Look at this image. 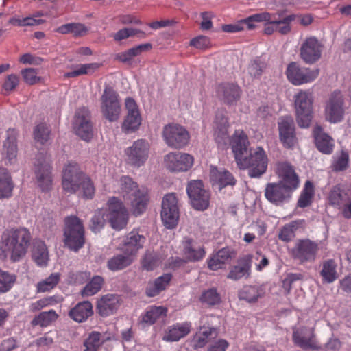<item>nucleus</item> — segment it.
I'll return each instance as SVG.
<instances>
[{
	"label": "nucleus",
	"mask_w": 351,
	"mask_h": 351,
	"mask_svg": "<svg viewBox=\"0 0 351 351\" xmlns=\"http://www.w3.org/2000/svg\"><path fill=\"white\" fill-rule=\"evenodd\" d=\"M264 294L265 291L261 286L246 285L239 291V297L248 302H254Z\"/></svg>",
	"instance_id": "nucleus-42"
},
{
	"label": "nucleus",
	"mask_w": 351,
	"mask_h": 351,
	"mask_svg": "<svg viewBox=\"0 0 351 351\" xmlns=\"http://www.w3.org/2000/svg\"><path fill=\"white\" fill-rule=\"evenodd\" d=\"M292 192L282 183L271 182L265 186V197L270 203L280 205L290 198Z\"/></svg>",
	"instance_id": "nucleus-21"
},
{
	"label": "nucleus",
	"mask_w": 351,
	"mask_h": 351,
	"mask_svg": "<svg viewBox=\"0 0 351 351\" xmlns=\"http://www.w3.org/2000/svg\"><path fill=\"white\" fill-rule=\"evenodd\" d=\"M64 243L70 250L78 252L85 243L84 228L76 216L67 217L64 220Z\"/></svg>",
	"instance_id": "nucleus-4"
},
{
	"label": "nucleus",
	"mask_w": 351,
	"mask_h": 351,
	"mask_svg": "<svg viewBox=\"0 0 351 351\" xmlns=\"http://www.w3.org/2000/svg\"><path fill=\"white\" fill-rule=\"evenodd\" d=\"M210 178L214 184L219 186V189L227 186H234L236 184V180L232 174L225 169L218 170L216 168L212 169Z\"/></svg>",
	"instance_id": "nucleus-35"
},
{
	"label": "nucleus",
	"mask_w": 351,
	"mask_h": 351,
	"mask_svg": "<svg viewBox=\"0 0 351 351\" xmlns=\"http://www.w3.org/2000/svg\"><path fill=\"white\" fill-rule=\"evenodd\" d=\"M15 281V275L0 269V294L10 291Z\"/></svg>",
	"instance_id": "nucleus-51"
},
{
	"label": "nucleus",
	"mask_w": 351,
	"mask_h": 351,
	"mask_svg": "<svg viewBox=\"0 0 351 351\" xmlns=\"http://www.w3.org/2000/svg\"><path fill=\"white\" fill-rule=\"evenodd\" d=\"M162 135L168 147L177 149L185 147L190 138L188 131L183 126L176 123L165 125Z\"/></svg>",
	"instance_id": "nucleus-7"
},
{
	"label": "nucleus",
	"mask_w": 351,
	"mask_h": 351,
	"mask_svg": "<svg viewBox=\"0 0 351 351\" xmlns=\"http://www.w3.org/2000/svg\"><path fill=\"white\" fill-rule=\"evenodd\" d=\"M318 252V244L308 239L296 241L291 250V256L300 263L315 261Z\"/></svg>",
	"instance_id": "nucleus-10"
},
{
	"label": "nucleus",
	"mask_w": 351,
	"mask_h": 351,
	"mask_svg": "<svg viewBox=\"0 0 351 351\" xmlns=\"http://www.w3.org/2000/svg\"><path fill=\"white\" fill-rule=\"evenodd\" d=\"M167 308L159 306H151L148 307L142 316V322L148 325L154 324L156 321L160 319H163L167 315Z\"/></svg>",
	"instance_id": "nucleus-40"
},
{
	"label": "nucleus",
	"mask_w": 351,
	"mask_h": 351,
	"mask_svg": "<svg viewBox=\"0 0 351 351\" xmlns=\"http://www.w3.org/2000/svg\"><path fill=\"white\" fill-rule=\"evenodd\" d=\"M32 258L40 267H45L47 265L49 253L44 242L38 241L34 243Z\"/></svg>",
	"instance_id": "nucleus-41"
},
{
	"label": "nucleus",
	"mask_w": 351,
	"mask_h": 351,
	"mask_svg": "<svg viewBox=\"0 0 351 351\" xmlns=\"http://www.w3.org/2000/svg\"><path fill=\"white\" fill-rule=\"evenodd\" d=\"M215 331L214 328L201 327L200 330L193 337V346L195 348H203L207 343L208 338Z\"/></svg>",
	"instance_id": "nucleus-50"
},
{
	"label": "nucleus",
	"mask_w": 351,
	"mask_h": 351,
	"mask_svg": "<svg viewBox=\"0 0 351 351\" xmlns=\"http://www.w3.org/2000/svg\"><path fill=\"white\" fill-rule=\"evenodd\" d=\"M101 65L99 63L80 64L73 71L66 73L64 76L66 77H75L82 75L90 74L97 70Z\"/></svg>",
	"instance_id": "nucleus-47"
},
{
	"label": "nucleus",
	"mask_w": 351,
	"mask_h": 351,
	"mask_svg": "<svg viewBox=\"0 0 351 351\" xmlns=\"http://www.w3.org/2000/svg\"><path fill=\"white\" fill-rule=\"evenodd\" d=\"M313 95L309 90H300L294 95L296 120L300 127L308 128L312 119Z\"/></svg>",
	"instance_id": "nucleus-5"
},
{
	"label": "nucleus",
	"mask_w": 351,
	"mask_h": 351,
	"mask_svg": "<svg viewBox=\"0 0 351 351\" xmlns=\"http://www.w3.org/2000/svg\"><path fill=\"white\" fill-rule=\"evenodd\" d=\"M295 19V15L291 14L289 16H287L286 17L283 18L280 20H277L278 23V28L277 32H278L280 34L285 35L290 32L291 31V26L290 23L294 21Z\"/></svg>",
	"instance_id": "nucleus-62"
},
{
	"label": "nucleus",
	"mask_w": 351,
	"mask_h": 351,
	"mask_svg": "<svg viewBox=\"0 0 351 351\" xmlns=\"http://www.w3.org/2000/svg\"><path fill=\"white\" fill-rule=\"evenodd\" d=\"M171 280L170 274H165L157 278L153 283L148 285L146 289V293L149 297L157 295L160 291H163L168 286Z\"/></svg>",
	"instance_id": "nucleus-43"
},
{
	"label": "nucleus",
	"mask_w": 351,
	"mask_h": 351,
	"mask_svg": "<svg viewBox=\"0 0 351 351\" xmlns=\"http://www.w3.org/2000/svg\"><path fill=\"white\" fill-rule=\"evenodd\" d=\"M187 194L193 207L198 210H204L209 206L210 193L204 187L201 180L191 181L186 188Z\"/></svg>",
	"instance_id": "nucleus-12"
},
{
	"label": "nucleus",
	"mask_w": 351,
	"mask_h": 351,
	"mask_svg": "<svg viewBox=\"0 0 351 351\" xmlns=\"http://www.w3.org/2000/svg\"><path fill=\"white\" fill-rule=\"evenodd\" d=\"M351 198V190L342 184H337L332 188L328 195V201L332 206L341 209Z\"/></svg>",
	"instance_id": "nucleus-31"
},
{
	"label": "nucleus",
	"mask_w": 351,
	"mask_h": 351,
	"mask_svg": "<svg viewBox=\"0 0 351 351\" xmlns=\"http://www.w3.org/2000/svg\"><path fill=\"white\" fill-rule=\"evenodd\" d=\"M93 314V305L88 301L79 302L69 313L72 319L79 323L86 321Z\"/></svg>",
	"instance_id": "nucleus-34"
},
{
	"label": "nucleus",
	"mask_w": 351,
	"mask_h": 351,
	"mask_svg": "<svg viewBox=\"0 0 351 351\" xmlns=\"http://www.w3.org/2000/svg\"><path fill=\"white\" fill-rule=\"evenodd\" d=\"M314 195L313 184L310 181H306L304 189L298 201V206L300 208H305L309 206Z\"/></svg>",
	"instance_id": "nucleus-49"
},
{
	"label": "nucleus",
	"mask_w": 351,
	"mask_h": 351,
	"mask_svg": "<svg viewBox=\"0 0 351 351\" xmlns=\"http://www.w3.org/2000/svg\"><path fill=\"white\" fill-rule=\"evenodd\" d=\"M21 75L25 82L29 85L38 83L41 80V77L37 75V70L33 68L22 70Z\"/></svg>",
	"instance_id": "nucleus-60"
},
{
	"label": "nucleus",
	"mask_w": 351,
	"mask_h": 351,
	"mask_svg": "<svg viewBox=\"0 0 351 351\" xmlns=\"http://www.w3.org/2000/svg\"><path fill=\"white\" fill-rule=\"evenodd\" d=\"M102 343L101 334L98 332H92L84 342V351H97Z\"/></svg>",
	"instance_id": "nucleus-53"
},
{
	"label": "nucleus",
	"mask_w": 351,
	"mask_h": 351,
	"mask_svg": "<svg viewBox=\"0 0 351 351\" xmlns=\"http://www.w3.org/2000/svg\"><path fill=\"white\" fill-rule=\"evenodd\" d=\"M73 130L82 139L88 141L93 137V127L90 123V112L85 108L76 111L73 122Z\"/></svg>",
	"instance_id": "nucleus-16"
},
{
	"label": "nucleus",
	"mask_w": 351,
	"mask_h": 351,
	"mask_svg": "<svg viewBox=\"0 0 351 351\" xmlns=\"http://www.w3.org/2000/svg\"><path fill=\"white\" fill-rule=\"evenodd\" d=\"M50 130L47 125L46 123H41L37 125L34 130V139L40 143L41 144H44L46 143L49 138Z\"/></svg>",
	"instance_id": "nucleus-57"
},
{
	"label": "nucleus",
	"mask_w": 351,
	"mask_h": 351,
	"mask_svg": "<svg viewBox=\"0 0 351 351\" xmlns=\"http://www.w3.org/2000/svg\"><path fill=\"white\" fill-rule=\"evenodd\" d=\"M106 210L104 209H99L96 210L91 218L90 228L94 232H99L104 226L106 219Z\"/></svg>",
	"instance_id": "nucleus-52"
},
{
	"label": "nucleus",
	"mask_w": 351,
	"mask_h": 351,
	"mask_svg": "<svg viewBox=\"0 0 351 351\" xmlns=\"http://www.w3.org/2000/svg\"><path fill=\"white\" fill-rule=\"evenodd\" d=\"M119 95L110 86H106L101 97V112L110 122H116L121 114Z\"/></svg>",
	"instance_id": "nucleus-6"
},
{
	"label": "nucleus",
	"mask_w": 351,
	"mask_h": 351,
	"mask_svg": "<svg viewBox=\"0 0 351 351\" xmlns=\"http://www.w3.org/2000/svg\"><path fill=\"white\" fill-rule=\"evenodd\" d=\"M149 145L147 141L138 139L125 149V161L135 167L143 166L148 158Z\"/></svg>",
	"instance_id": "nucleus-11"
},
{
	"label": "nucleus",
	"mask_w": 351,
	"mask_h": 351,
	"mask_svg": "<svg viewBox=\"0 0 351 351\" xmlns=\"http://www.w3.org/2000/svg\"><path fill=\"white\" fill-rule=\"evenodd\" d=\"M107 217L113 229L120 230L125 228L128 221V212L123 202L116 197L108 200Z\"/></svg>",
	"instance_id": "nucleus-9"
},
{
	"label": "nucleus",
	"mask_w": 351,
	"mask_h": 351,
	"mask_svg": "<svg viewBox=\"0 0 351 351\" xmlns=\"http://www.w3.org/2000/svg\"><path fill=\"white\" fill-rule=\"evenodd\" d=\"M201 300L209 305H215L220 302L221 298L215 289H210L202 293Z\"/></svg>",
	"instance_id": "nucleus-59"
},
{
	"label": "nucleus",
	"mask_w": 351,
	"mask_h": 351,
	"mask_svg": "<svg viewBox=\"0 0 351 351\" xmlns=\"http://www.w3.org/2000/svg\"><path fill=\"white\" fill-rule=\"evenodd\" d=\"M14 188L11 176L6 169L0 167V199L12 195Z\"/></svg>",
	"instance_id": "nucleus-44"
},
{
	"label": "nucleus",
	"mask_w": 351,
	"mask_h": 351,
	"mask_svg": "<svg viewBox=\"0 0 351 351\" xmlns=\"http://www.w3.org/2000/svg\"><path fill=\"white\" fill-rule=\"evenodd\" d=\"M133 260L134 258L128 254L116 255L108 261L107 267L113 271L121 270L129 266Z\"/></svg>",
	"instance_id": "nucleus-45"
},
{
	"label": "nucleus",
	"mask_w": 351,
	"mask_h": 351,
	"mask_svg": "<svg viewBox=\"0 0 351 351\" xmlns=\"http://www.w3.org/2000/svg\"><path fill=\"white\" fill-rule=\"evenodd\" d=\"M237 165L240 169H248L250 178H257L266 172L268 158L264 149L257 147L250 149L247 156H244L241 159H239Z\"/></svg>",
	"instance_id": "nucleus-3"
},
{
	"label": "nucleus",
	"mask_w": 351,
	"mask_h": 351,
	"mask_svg": "<svg viewBox=\"0 0 351 351\" xmlns=\"http://www.w3.org/2000/svg\"><path fill=\"white\" fill-rule=\"evenodd\" d=\"M30 240L31 234L25 228L8 230L2 234L1 250L16 262L26 254Z\"/></svg>",
	"instance_id": "nucleus-1"
},
{
	"label": "nucleus",
	"mask_w": 351,
	"mask_h": 351,
	"mask_svg": "<svg viewBox=\"0 0 351 351\" xmlns=\"http://www.w3.org/2000/svg\"><path fill=\"white\" fill-rule=\"evenodd\" d=\"M183 254L186 261L195 262L202 259L206 252L203 247L197 246L188 240L184 243Z\"/></svg>",
	"instance_id": "nucleus-39"
},
{
	"label": "nucleus",
	"mask_w": 351,
	"mask_h": 351,
	"mask_svg": "<svg viewBox=\"0 0 351 351\" xmlns=\"http://www.w3.org/2000/svg\"><path fill=\"white\" fill-rule=\"evenodd\" d=\"M104 283V279L99 276H94L92 280L81 291L83 297L92 296L99 292Z\"/></svg>",
	"instance_id": "nucleus-48"
},
{
	"label": "nucleus",
	"mask_w": 351,
	"mask_h": 351,
	"mask_svg": "<svg viewBox=\"0 0 351 351\" xmlns=\"http://www.w3.org/2000/svg\"><path fill=\"white\" fill-rule=\"evenodd\" d=\"M17 133L14 129H9L6 132V138L3 141L2 154L10 164L15 162L17 156Z\"/></svg>",
	"instance_id": "nucleus-30"
},
{
	"label": "nucleus",
	"mask_w": 351,
	"mask_h": 351,
	"mask_svg": "<svg viewBox=\"0 0 351 351\" xmlns=\"http://www.w3.org/2000/svg\"><path fill=\"white\" fill-rule=\"evenodd\" d=\"M322 282L330 284L335 282L339 277L337 273V265L332 259L323 261L320 271Z\"/></svg>",
	"instance_id": "nucleus-38"
},
{
	"label": "nucleus",
	"mask_w": 351,
	"mask_h": 351,
	"mask_svg": "<svg viewBox=\"0 0 351 351\" xmlns=\"http://www.w3.org/2000/svg\"><path fill=\"white\" fill-rule=\"evenodd\" d=\"M161 219L167 228H173L179 219L178 199L175 194L166 195L162 199Z\"/></svg>",
	"instance_id": "nucleus-13"
},
{
	"label": "nucleus",
	"mask_w": 351,
	"mask_h": 351,
	"mask_svg": "<svg viewBox=\"0 0 351 351\" xmlns=\"http://www.w3.org/2000/svg\"><path fill=\"white\" fill-rule=\"evenodd\" d=\"M230 144L237 163L247 152L250 145L247 136L241 130H235L230 140Z\"/></svg>",
	"instance_id": "nucleus-26"
},
{
	"label": "nucleus",
	"mask_w": 351,
	"mask_h": 351,
	"mask_svg": "<svg viewBox=\"0 0 351 351\" xmlns=\"http://www.w3.org/2000/svg\"><path fill=\"white\" fill-rule=\"evenodd\" d=\"M19 79L16 75H8L3 84V90L7 93H10L16 88V87L19 85Z\"/></svg>",
	"instance_id": "nucleus-63"
},
{
	"label": "nucleus",
	"mask_w": 351,
	"mask_h": 351,
	"mask_svg": "<svg viewBox=\"0 0 351 351\" xmlns=\"http://www.w3.org/2000/svg\"><path fill=\"white\" fill-rule=\"evenodd\" d=\"M265 67V61L261 58H256L249 64L247 72L252 78H259Z\"/></svg>",
	"instance_id": "nucleus-54"
},
{
	"label": "nucleus",
	"mask_w": 351,
	"mask_h": 351,
	"mask_svg": "<svg viewBox=\"0 0 351 351\" xmlns=\"http://www.w3.org/2000/svg\"><path fill=\"white\" fill-rule=\"evenodd\" d=\"M313 133L317 149L322 153L330 154L333 147L332 138L327 134L323 132L319 126L315 128Z\"/></svg>",
	"instance_id": "nucleus-37"
},
{
	"label": "nucleus",
	"mask_w": 351,
	"mask_h": 351,
	"mask_svg": "<svg viewBox=\"0 0 351 351\" xmlns=\"http://www.w3.org/2000/svg\"><path fill=\"white\" fill-rule=\"evenodd\" d=\"M193 157L187 153L170 152L165 156L166 167L172 172L186 171L193 165Z\"/></svg>",
	"instance_id": "nucleus-17"
},
{
	"label": "nucleus",
	"mask_w": 351,
	"mask_h": 351,
	"mask_svg": "<svg viewBox=\"0 0 351 351\" xmlns=\"http://www.w3.org/2000/svg\"><path fill=\"white\" fill-rule=\"evenodd\" d=\"M83 191V197L86 199H92L95 195V189L91 180L85 174L80 184Z\"/></svg>",
	"instance_id": "nucleus-58"
},
{
	"label": "nucleus",
	"mask_w": 351,
	"mask_h": 351,
	"mask_svg": "<svg viewBox=\"0 0 351 351\" xmlns=\"http://www.w3.org/2000/svg\"><path fill=\"white\" fill-rule=\"evenodd\" d=\"M34 171L36 183L41 191L47 192L51 190L53 180L49 163L45 160L41 161L40 158H38Z\"/></svg>",
	"instance_id": "nucleus-22"
},
{
	"label": "nucleus",
	"mask_w": 351,
	"mask_h": 351,
	"mask_svg": "<svg viewBox=\"0 0 351 351\" xmlns=\"http://www.w3.org/2000/svg\"><path fill=\"white\" fill-rule=\"evenodd\" d=\"M323 47V45L317 38L308 37L300 46V57L306 64H313L321 58Z\"/></svg>",
	"instance_id": "nucleus-15"
},
{
	"label": "nucleus",
	"mask_w": 351,
	"mask_h": 351,
	"mask_svg": "<svg viewBox=\"0 0 351 351\" xmlns=\"http://www.w3.org/2000/svg\"><path fill=\"white\" fill-rule=\"evenodd\" d=\"M252 256L247 255L240 258L237 264L233 266L227 278L232 280H239L241 278H248L251 275Z\"/></svg>",
	"instance_id": "nucleus-28"
},
{
	"label": "nucleus",
	"mask_w": 351,
	"mask_h": 351,
	"mask_svg": "<svg viewBox=\"0 0 351 351\" xmlns=\"http://www.w3.org/2000/svg\"><path fill=\"white\" fill-rule=\"evenodd\" d=\"M60 280V276L58 274H52L45 280L39 282L37 284V291L38 292H46L53 289Z\"/></svg>",
	"instance_id": "nucleus-55"
},
{
	"label": "nucleus",
	"mask_w": 351,
	"mask_h": 351,
	"mask_svg": "<svg viewBox=\"0 0 351 351\" xmlns=\"http://www.w3.org/2000/svg\"><path fill=\"white\" fill-rule=\"evenodd\" d=\"M319 73L317 69L302 66L295 62L289 64L286 70L288 80L295 86L311 83L317 78Z\"/></svg>",
	"instance_id": "nucleus-8"
},
{
	"label": "nucleus",
	"mask_w": 351,
	"mask_h": 351,
	"mask_svg": "<svg viewBox=\"0 0 351 351\" xmlns=\"http://www.w3.org/2000/svg\"><path fill=\"white\" fill-rule=\"evenodd\" d=\"M192 324L190 322L176 323L168 326L162 336V340L167 342L178 341L187 336L191 330Z\"/></svg>",
	"instance_id": "nucleus-25"
},
{
	"label": "nucleus",
	"mask_w": 351,
	"mask_h": 351,
	"mask_svg": "<svg viewBox=\"0 0 351 351\" xmlns=\"http://www.w3.org/2000/svg\"><path fill=\"white\" fill-rule=\"evenodd\" d=\"M145 241L144 237L140 235L137 232L132 231L125 239L121 250L124 254H128L133 258L137 251L143 247Z\"/></svg>",
	"instance_id": "nucleus-32"
},
{
	"label": "nucleus",
	"mask_w": 351,
	"mask_h": 351,
	"mask_svg": "<svg viewBox=\"0 0 351 351\" xmlns=\"http://www.w3.org/2000/svg\"><path fill=\"white\" fill-rule=\"evenodd\" d=\"M240 88L234 84H223L217 89L218 97L227 104H233L240 98Z\"/></svg>",
	"instance_id": "nucleus-33"
},
{
	"label": "nucleus",
	"mask_w": 351,
	"mask_h": 351,
	"mask_svg": "<svg viewBox=\"0 0 351 351\" xmlns=\"http://www.w3.org/2000/svg\"><path fill=\"white\" fill-rule=\"evenodd\" d=\"M84 174L80 171L77 163H69L62 175L63 189L69 193H75L80 189V184Z\"/></svg>",
	"instance_id": "nucleus-14"
},
{
	"label": "nucleus",
	"mask_w": 351,
	"mask_h": 351,
	"mask_svg": "<svg viewBox=\"0 0 351 351\" xmlns=\"http://www.w3.org/2000/svg\"><path fill=\"white\" fill-rule=\"evenodd\" d=\"M231 251L228 248H222L213 254L208 261V268L216 271L221 269L231 261Z\"/></svg>",
	"instance_id": "nucleus-36"
},
{
	"label": "nucleus",
	"mask_w": 351,
	"mask_h": 351,
	"mask_svg": "<svg viewBox=\"0 0 351 351\" xmlns=\"http://www.w3.org/2000/svg\"><path fill=\"white\" fill-rule=\"evenodd\" d=\"M118 193L122 196L125 202L131 206L133 214L141 215L146 209L148 202L147 190L139 186L129 176H121L119 180Z\"/></svg>",
	"instance_id": "nucleus-2"
},
{
	"label": "nucleus",
	"mask_w": 351,
	"mask_h": 351,
	"mask_svg": "<svg viewBox=\"0 0 351 351\" xmlns=\"http://www.w3.org/2000/svg\"><path fill=\"white\" fill-rule=\"evenodd\" d=\"M280 139L284 146L291 148L297 143L295 124L291 117H282L278 121Z\"/></svg>",
	"instance_id": "nucleus-20"
},
{
	"label": "nucleus",
	"mask_w": 351,
	"mask_h": 351,
	"mask_svg": "<svg viewBox=\"0 0 351 351\" xmlns=\"http://www.w3.org/2000/svg\"><path fill=\"white\" fill-rule=\"evenodd\" d=\"M276 173L280 178L279 183L293 191L299 186V178L293 167L287 162H280L277 165Z\"/></svg>",
	"instance_id": "nucleus-24"
},
{
	"label": "nucleus",
	"mask_w": 351,
	"mask_h": 351,
	"mask_svg": "<svg viewBox=\"0 0 351 351\" xmlns=\"http://www.w3.org/2000/svg\"><path fill=\"white\" fill-rule=\"evenodd\" d=\"M298 228V223L296 221H292L286 224L281 229L278 238L282 241H290L294 237L295 232Z\"/></svg>",
	"instance_id": "nucleus-56"
},
{
	"label": "nucleus",
	"mask_w": 351,
	"mask_h": 351,
	"mask_svg": "<svg viewBox=\"0 0 351 351\" xmlns=\"http://www.w3.org/2000/svg\"><path fill=\"white\" fill-rule=\"evenodd\" d=\"M120 304L121 300L118 295L108 293L97 300V309L101 316L108 317L114 313Z\"/></svg>",
	"instance_id": "nucleus-27"
},
{
	"label": "nucleus",
	"mask_w": 351,
	"mask_h": 351,
	"mask_svg": "<svg viewBox=\"0 0 351 351\" xmlns=\"http://www.w3.org/2000/svg\"><path fill=\"white\" fill-rule=\"evenodd\" d=\"M58 317V315L54 310L43 311L34 317L31 322V324L33 326L47 327L54 322Z\"/></svg>",
	"instance_id": "nucleus-46"
},
{
	"label": "nucleus",
	"mask_w": 351,
	"mask_h": 351,
	"mask_svg": "<svg viewBox=\"0 0 351 351\" xmlns=\"http://www.w3.org/2000/svg\"><path fill=\"white\" fill-rule=\"evenodd\" d=\"M343 98L341 92L335 91L327 103L325 109L326 119L330 123L340 122L343 117Z\"/></svg>",
	"instance_id": "nucleus-19"
},
{
	"label": "nucleus",
	"mask_w": 351,
	"mask_h": 351,
	"mask_svg": "<svg viewBox=\"0 0 351 351\" xmlns=\"http://www.w3.org/2000/svg\"><path fill=\"white\" fill-rule=\"evenodd\" d=\"M161 263L160 259L153 253H147L143 259V267L147 271L153 270Z\"/></svg>",
	"instance_id": "nucleus-61"
},
{
	"label": "nucleus",
	"mask_w": 351,
	"mask_h": 351,
	"mask_svg": "<svg viewBox=\"0 0 351 351\" xmlns=\"http://www.w3.org/2000/svg\"><path fill=\"white\" fill-rule=\"evenodd\" d=\"M190 45L200 50H204L210 46L209 38L205 36H199L190 41Z\"/></svg>",
	"instance_id": "nucleus-64"
},
{
	"label": "nucleus",
	"mask_w": 351,
	"mask_h": 351,
	"mask_svg": "<svg viewBox=\"0 0 351 351\" xmlns=\"http://www.w3.org/2000/svg\"><path fill=\"white\" fill-rule=\"evenodd\" d=\"M293 339L297 346L303 349L319 350L320 348L315 339L313 328L301 327L294 329Z\"/></svg>",
	"instance_id": "nucleus-23"
},
{
	"label": "nucleus",
	"mask_w": 351,
	"mask_h": 351,
	"mask_svg": "<svg viewBox=\"0 0 351 351\" xmlns=\"http://www.w3.org/2000/svg\"><path fill=\"white\" fill-rule=\"evenodd\" d=\"M228 127L229 124L226 116L222 112H218L214 122V136L219 145H226L230 140L228 132Z\"/></svg>",
	"instance_id": "nucleus-29"
},
{
	"label": "nucleus",
	"mask_w": 351,
	"mask_h": 351,
	"mask_svg": "<svg viewBox=\"0 0 351 351\" xmlns=\"http://www.w3.org/2000/svg\"><path fill=\"white\" fill-rule=\"evenodd\" d=\"M127 115L122 123V130L130 133L138 129L141 124V117L138 106L134 99L127 97L125 100Z\"/></svg>",
	"instance_id": "nucleus-18"
}]
</instances>
